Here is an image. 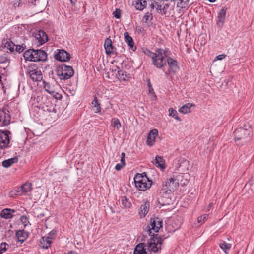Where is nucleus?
Listing matches in <instances>:
<instances>
[{
  "instance_id": "obj_1",
  "label": "nucleus",
  "mask_w": 254,
  "mask_h": 254,
  "mask_svg": "<svg viewBox=\"0 0 254 254\" xmlns=\"http://www.w3.org/2000/svg\"><path fill=\"white\" fill-rule=\"evenodd\" d=\"M251 125L245 124L243 127L236 128L234 131L235 142L237 145H243L247 143L253 134Z\"/></svg>"
},
{
  "instance_id": "obj_2",
  "label": "nucleus",
  "mask_w": 254,
  "mask_h": 254,
  "mask_svg": "<svg viewBox=\"0 0 254 254\" xmlns=\"http://www.w3.org/2000/svg\"><path fill=\"white\" fill-rule=\"evenodd\" d=\"M134 181L136 187L141 191H145L149 189L152 184V180L149 179L146 172L137 173L134 178Z\"/></svg>"
},
{
  "instance_id": "obj_3",
  "label": "nucleus",
  "mask_w": 254,
  "mask_h": 254,
  "mask_svg": "<svg viewBox=\"0 0 254 254\" xmlns=\"http://www.w3.org/2000/svg\"><path fill=\"white\" fill-rule=\"evenodd\" d=\"M55 72L60 80H67L74 75L72 66L63 64L56 67Z\"/></svg>"
},
{
  "instance_id": "obj_4",
  "label": "nucleus",
  "mask_w": 254,
  "mask_h": 254,
  "mask_svg": "<svg viewBox=\"0 0 254 254\" xmlns=\"http://www.w3.org/2000/svg\"><path fill=\"white\" fill-rule=\"evenodd\" d=\"M163 226V220L159 217L154 216L151 217L150 223L144 229L149 235H151L152 230L155 232H159L160 229Z\"/></svg>"
},
{
  "instance_id": "obj_5",
  "label": "nucleus",
  "mask_w": 254,
  "mask_h": 254,
  "mask_svg": "<svg viewBox=\"0 0 254 254\" xmlns=\"http://www.w3.org/2000/svg\"><path fill=\"white\" fill-rule=\"evenodd\" d=\"M156 58L153 61V64L157 68H161L166 64V55L164 54V50L161 48H158L155 51Z\"/></svg>"
},
{
  "instance_id": "obj_6",
  "label": "nucleus",
  "mask_w": 254,
  "mask_h": 254,
  "mask_svg": "<svg viewBox=\"0 0 254 254\" xmlns=\"http://www.w3.org/2000/svg\"><path fill=\"white\" fill-rule=\"evenodd\" d=\"M33 66L35 67V64L31 66L28 67L27 71V75H28L30 79L33 81L39 82L43 80V74L41 70H38V68L35 69Z\"/></svg>"
},
{
  "instance_id": "obj_7",
  "label": "nucleus",
  "mask_w": 254,
  "mask_h": 254,
  "mask_svg": "<svg viewBox=\"0 0 254 254\" xmlns=\"http://www.w3.org/2000/svg\"><path fill=\"white\" fill-rule=\"evenodd\" d=\"M179 186V180L175 178L174 176L167 179L165 185L163 186V189L166 190V191H174Z\"/></svg>"
},
{
  "instance_id": "obj_8",
  "label": "nucleus",
  "mask_w": 254,
  "mask_h": 254,
  "mask_svg": "<svg viewBox=\"0 0 254 254\" xmlns=\"http://www.w3.org/2000/svg\"><path fill=\"white\" fill-rule=\"evenodd\" d=\"M11 116L9 111L5 107L0 108V126H7L10 124Z\"/></svg>"
},
{
  "instance_id": "obj_9",
  "label": "nucleus",
  "mask_w": 254,
  "mask_h": 254,
  "mask_svg": "<svg viewBox=\"0 0 254 254\" xmlns=\"http://www.w3.org/2000/svg\"><path fill=\"white\" fill-rule=\"evenodd\" d=\"M32 183L30 182H26L20 187V190L16 191H11L10 193L11 196L13 195H21L23 193H26L32 190Z\"/></svg>"
},
{
  "instance_id": "obj_10",
  "label": "nucleus",
  "mask_w": 254,
  "mask_h": 254,
  "mask_svg": "<svg viewBox=\"0 0 254 254\" xmlns=\"http://www.w3.org/2000/svg\"><path fill=\"white\" fill-rule=\"evenodd\" d=\"M55 59L60 62H67L70 60V54L64 49H58L54 55Z\"/></svg>"
},
{
  "instance_id": "obj_11",
  "label": "nucleus",
  "mask_w": 254,
  "mask_h": 254,
  "mask_svg": "<svg viewBox=\"0 0 254 254\" xmlns=\"http://www.w3.org/2000/svg\"><path fill=\"white\" fill-rule=\"evenodd\" d=\"M1 134H0V147L1 148H6L8 146V145L10 142V137L9 136V134H11V132L9 130H1L0 131Z\"/></svg>"
},
{
  "instance_id": "obj_12",
  "label": "nucleus",
  "mask_w": 254,
  "mask_h": 254,
  "mask_svg": "<svg viewBox=\"0 0 254 254\" xmlns=\"http://www.w3.org/2000/svg\"><path fill=\"white\" fill-rule=\"evenodd\" d=\"M166 61L169 67L168 69L169 72H171L173 75H175L177 70L179 69L177 61L171 57H168Z\"/></svg>"
},
{
  "instance_id": "obj_13",
  "label": "nucleus",
  "mask_w": 254,
  "mask_h": 254,
  "mask_svg": "<svg viewBox=\"0 0 254 254\" xmlns=\"http://www.w3.org/2000/svg\"><path fill=\"white\" fill-rule=\"evenodd\" d=\"M104 48L105 49L106 53L107 55H110L114 53H115L116 55L118 54V53L116 51V48L113 46L110 37L107 38L105 39L104 42Z\"/></svg>"
},
{
  "instance_id": "obj_14",
  "label": "nucleus",
  "mask_w": 254,
  "mask_h": 254,
  "mask_svg": "<svg viewBox=\"0 0 254 254\" xmlns=\"http://www.w3.org/2000/svg\"><path fill=\"white\" fill-rule=\"evenodd\" d=\"M15 46V43L13 42L11 39H3L2 41V44L0 47L3 49L6 48L9 51H6L7 53L14 54V49Z\"/></svg>"
},
{
  "instance_id": "obj_15",
  "label": "nucleus",
  "mask_w": 254,
  "mask_h": 254,
  "mask_svg": "<svg viewBox=\"0 0 254 254\" xmlns=\"http://www.w3.org/2000/svg\"><path fill=\"white\" fill-rule=\"evenodd\" d=\"M226 11L227 7L224 6L218 13L216 24L219 28H221L223 25L226 18Z\"/></svg>"
},
{
  "instance_id": "obj_16",
  "label": "nucleus",
  "mask_w": 254,
  "mask_h": 254,
  "mask_svg": "<svg viewBox=\"0 0 254 254\" xmlns=\"http://www.w3.org/2000/svg\"><path fill=\"white\" fill-rule=\"evenodd\" d=\"M33 52H34L36 62L40 61L44 62L47 60V54L44 50L34 49Z\"/></svg>"
},
{
  "instance_id": "obj_17",
  "label": "nucleus",
  "mask_w": 254,
  "mask_h": 254,
  "mask_svg": "<svg viewBox=\"0 0 254 254\" xmlns=\"http://www.w3.org/2000/svg\"><path fill=\"white\" fill-rule=\"evenodd\" d=\"M42 109L45 112L49 113H54L55 114L57 112V106L55 104H53L51 101H48L42 107Z\"/></svg>"
},
{
  "instance_id": "obj_18",
  "label": "nucleus",
  "mask_w": 254,
  "mask_h": 254,
  "mask_svg": "<svg viewBox=\"0 0 254 254\" xmlns=\"http://www.w3.org/2000/svg\"><path fill=\"white\" fill-rule=\"evenodd\" d=\"M158 130L156 129H153L150 131L146 140V143L148 145L152 146L153 145L156 137L158 135Z\"/></svg>"
},
{
  "instance_id": "obj_19",
  "label": "nucleus",
  "mask_w": 254,
  "mask_h": 254,
  "mask_svg": "<svg viewBox=\"0 0 254 254\" xmlns=\"http://www.w3.org/2000/svg\"><path fill=\"white\" fill-rule=\"evenodd\" d=\"M34 48H30L26 50L23 54V56L26 61L36 62L34 52H33Z\"/></svg>"
},
{
  "instance_id": "obj_20",
  "label": "nucleus",
  "mask_w": 254,
  "mask_h": 254,
  "mask_svg": "<svg viewBox=\"0 0 254 254\" xmlns=\"http://www.w3.org/2000/svg\"><path fill=\"white\" fill-rule=\"evenodd\" d=\"M145 247H147L145 243L138 244L134 248L133 254H148Z\"/></svg>"
},
{
  "instance_id": "obj_21",
  "label": "nucleus",
  "mask_w": 254,
  "mask_h": 254,
  "mask_svg": "<svg viewBox=\"0 0 254 254\" xmlns=\"http://www.w3.org/2000/svg\"><path fill=\"white\" fill-rule=\"evenodd\" d=\"M150 207V203L146 201L144 204H142L139 209V214L141 217H144L149 211Z\"/></svg>"
},
{
  "instance_id": "obj_22",
  "label": "nucleus",
  "mask_w": 254,
  "mask_h": 254,
  "mask_svg": "<svg viewBox=\"0 0 254 254\" xmlns=\"http://www.w3.org/2000/svg\"><path fill=\"white\" fill-rule=\"evenodd\" d=\"M124 37L125 42L128 44L129 48L132 51H135L136 49V47L134 45L133 38L129 36V33L127 32L124 33Z\"/></svg>"
},
{
  "instance_id": "obj_23",
  "label": "nucleus",
  "mask_w": 254,
  "mask_h": 254,
  "mask_svg": "<svg viewBox=\"0 0 254 254\" xmlns=\"http://www.w3.org/2000/svg\"><path fill=\"white\" fill-rule=\"evenodd\" d=\"M15 235L17 238L18 241L21 243L24 242L29 236L28 232H27L24 230L16 231Z\"/></svg>"
},
{
  "instance_id": "obj_24",
  "label": "nucleus",
  "mask_w": 254,
  "mask_h": 254,
  "mask_svg": "<svg viewBox=\"0 0 254 254\" xmlns=\"http://www.w3.org/2000/svg\"><path fill=\"white\" fill-rule=\"evenodd\" d=\"M52 239V237H50V236L47 237H42L40 240V246L44 249H48L50 247L52 241L51 239Z\"/></svg>"
},
{
  "instance_id": "obj_25",
  "label": "nucleus",
  "mask_w": 254,
  "mask_h": 254,
  "mask_svg": "<svg viewBox=\"0 0 254 254\" xmlns=\"http://www.w3.org/2000/svg\"><path fill=\"white\" fill-rule=\"evenodd\" d=\"M15 212L14 209L5 208L1 211L0 216L4 219H9L13 217L12 213Z\"/></svg>"
},
{
  "instance_id": "obj_26",
  "label": "nucleus",
  "mask_w": 254,
  "mask_h": 254,
  "mask_svg": "<svg viewBox=\"0 0 254 254\" xmlns=\"http://www.w3.org/2000/svg\"><path fill=\"white\" fill-rule=\"evenodd\" d=\"M36 38L39 39L38 42L39 43V45H42L46 42L48 40L47 34L42 30H40L39 31V33L36 35Z\"/></svg>"
},
{
  "instance_id": "obj_27",
  "label": "nucleus",
  "mask_w": 254,
  "mask_h": 254,
  "mask_svg": "<svg viewBox=\"0 0 254 254\" xmlns=\"http://www.w3.org/2000/svg\"><path fill=\"white\" fill-rule=\"evenodd\" d=\"M146 244L148 249H149L151 252L156 253L159 250L161 249V246H158V245L156 244V242L151 241L150 240Z\"/></svg>"
},
{
  "instance_id": "obj_28",
  "label": "nucleus",
  "mask_w": 254,
  "mask_h": 254,
  "mask_svg": "<svg viewBox=\"0 0 254 254\" xmlns=\"http://www.w3.org/2000/svg\"><path fill=\"white\" fill-rule=\"evenodd\" d=\"M17 156H15L13 158L5 160L2 161V165L4 168H8L10 167L12 164L16 163L18 162Z\"/></svg>"
},
{
  "instance_id": "obj_29",
  "label": "nucleus",
  "mask_w": 254,
  "mask_h": 254,
  "mask_svg": "<svg viewBox=\"0 0 254 254\" xmlns=\"http://www.w3.org/2000/svg\"><path fill=\"white\" fill-rule=\"evenodd\" d=\"M164 163L165 161L163 157L160 156H156L155 158V161L154 163V164L156 167H160L161 169H164L165 168Z\"/></svg>"
},
{
  "instance_id": "obj_30",
  "label": "nucleus",
  "mask_w": 254,
  "mask_h": 254,
  "mask_svg": "<svg viewBox=\"0 0 254 254\" xmlns=\"http://www.w3.org/2000/svg\"><path fill=\"white\" fill-rule=\"evenodd\" d=\"M192 106H195V105L190 103H188L181 107L179 109V111L183 114L190 113L191 112L190 108Z\"/></svg>"
},
{
  "instance_id": "obj_31",
  "label": "nucleus",
  "mask_w": 254,
  "mask_h": 254,
  "mask_svg": "<svg viewBox=\"0 0 254 254\" xmlns=\"http://www.w3.org/2000/svg\"><path fill=\"white\" fill-rule=\"evenodd\" d=\"M118 78L120 80L126 81L128 80V79L130 78V74H127V72L123 70H119L118 71Z\"/></svg>"
},
{
  "instance_id": "obj_32",
  "label": "nucleus",
  "mask_w": 254,
  "mask_h": 254,
  "mask_svg": "<svg viewBox=\"0 0 254 254\" xmlns=\"http://www.w3.org/2000/svg\"><path fill=\"white\" fill-rule=\"evenodd\" d=\"M93 110L95 113H99L101 112V108L100 104L98 102L97 97L95 96L94 100L92 102Z\"/></svg>"
},
{
  "instance_id": "obj_33",
  "label": "nucleus",
  "mask_w": 254,
  "mask_h": 254,
  "mask_svg": "<svg viewBox=\"0 0 254 254\" xmlns=\"http://www.w3.org/2000/svg\"><path fill=\"white\" fill-rule=\"evenodd\" d=\"M150 236H151V238H150V240H151V241L156 242V244H157V245L159 244V246H161L164 241L161 236H158V234H155L154 233L151 234V235Z\"/></svg>"
},
{
  "instance_id": "obj_34",
  "label": "nucleus",
  "mask_w": 254,
  "mask_h": 254,
  "mask_svg": "<svg viewBox=\"0 0 254 254\" xmlns=\"http://www.w3.org/2000/svg\"><path fill=\"white\" fill-rule=\"evenodd\" d=\"M147 4V1L145 0H136L135 6L137 10H142Z\"/></svg>"
},
{
  "instance_id": "obj_35",
  "label": "nucleus",
  "mask_w": 254,
  "mask_h": 254,
  "mask_svg": "<svg viewBox=\"0 0 254 254\" xmlns=\"http://www.w3.org/2000/svg\"><path fill=\"white\" fill-rule=\"evenodd\" d=\"M26 49V45L25 43H22L21 45L15 44V46L14 49V54H15V52L21 53Z\"/></svg>"
},
{
  "instance_id": "obj_36",
  "label": "nucleus",
  "mask_w": 254,
  "mask_h": 254,
  "mask_svg": "<svg viewBox=\"0 0 254 254\" xmlns=\"http://www.w3.org/2000/svg\"><path fill=\"white\" fill-rule=\"evenodd\" d=\"M219 246L225 253H227V250H229L230 249L231 244L227 243L225 241H222L219 244Z\"/></svg>"
},
{
  "instance_id": "obj_37",
  "label": "nucleus",
  "mask_w": 254,
  "mask_h": 254,
  "mask_svg": "<svg viewBox=\"0 0 254 254\" xmlns=\"http://www.w3.org/2000/svg\"><path fill=\"white\" fill-rule=\"evenodd\" d=\"M122 203L125 207L130 208L131 206V203L129 201V198L126 196L122 197Z\"/></svg>"
},
{
  "instance_id": "obj_38",
  "label": "nucleus",
  "mask_w": 254,
  "mask_h": 254,
  "mask_svg": "<svg viewBox=\"0 0 254 254\" xmlns=\"http://www.w3.org/2000/svg\"><path fill=\"white\" fill-rule=\"evenodd\" d=\"M147 86L148 87L149 94L152 95L155 98H156V95L154 91V89L152 86L150 80L149 78L147 79Z\"/></svg>"
},
{
  "instance_id": "obj_39",
  "label": "nucleus",
  "mask_w": 254,
  "mask_h": 254,
  "mask_svg": "<svg viewBox=\"0 0 254 254\" xmlns=\"http://www.w3.org/2000/svg\"><path fill=\"white\" fill-rule=\"evenodd\" d=\"M169 115L179 121H181V119L178 117L177 112L172 108L169 109Z\"/></svg>"
},
{
  "instance_id": "obj_40",
  "label": "nucleus",
  "mask_w": 254,
  "mask_h": 254,
  "mask_svg": "<svg viewBox=\"0 0 254 254\" xmlns=\"http://www.w3.org/2000/svg\"><path fill=\"white\" fill-rule=\"evenodd\" d=\"M10 61V58L8 56L7 53H4L0 56V63H6Z\"/></svg>"
},
{
  "instance_id": "obj_41",
  "label": "nucleus",
  "mask_w": 254,
  "mask_h": 254,
  "mask_svg": "<svg viewBox=\"0 0 254 254\" xmlns=\"http://www.w3.org/2000/svg\"><path fill=\"white\" fill-rule=\"evenodd\" d=\"M158 203L162 206H165L166 205H169L171 201V199L168 198L165 199L164 197H162L158 199Z\"/></svg>"
},
{
  "instance_id": "obj_42",
  "label": "nucleus",
  "mask_w": 254,
  "mask_h": 254,
  "mask_svg": "<svg viewBox=\"0 0 254 254\" xmlns=\"http://www.w3.org/2000/svg\"><path fill=\"white\" fill-rule=\"evenodd\" d=\"M112 121L113 124V127L114 128H116L117 129H119L121 127V124L118 119L113 118L112 120Z\"/></svg>"
},
{
  "instance_id": "obj_43",
  "label": "nucleus",
  "mask_w": 254,
  "mask_h": 254,
  "mask_svg": "<svg viewBox=\"0 0 254 254\" xmlns=\"http://www.w3.org/2000/svg\"><path fill=\"white\" fill-rule=\"evenodd\" d=\"M34 214L35 215H36V216L38 218H39V219H41L45 216L44 213L42 212L41 208L37 209L36 211L34 212Z\"/></svg>"
},
{
  "instance_id": "obj_44",
  "label": "nucleus",
  "mask_w": 254,
  "mask_h": 254,
  "mask_svg": "<svg viewBox=\"0 0 254 254\" xmlns=\"http://www.w3.org/2000/svg\"><path fill=\"white\" fill-rule=\"evenodd\" d=\"M143 19L145 20V22L147 21H151L153 19V15L152 13L150 12H147L146 13L143 17Z\"/></svg>"
},
{
  "instance_id": "obj_45",
  "label": "nucleus",
  "mask_w": 254,
  "mask_h": 254,
  "mask_svg": "<svg viewBox=\"0 0 254 254\" xmlns=\"http://www.w3.org/2000/svg\"><path fill=\"white\" fill-rule=\"evenodd\" d=\"M25 0H16L14 3V6L15 7L22 6L25 4Z\"/></svg>"
},
{
  "instance_id": "obj_46",
  "label": "nucleus",
  "mask_w": 254,
  "mask_h": 254,
  "mask_svg": "<svg viewBox=\"0 0 254 254\" xmlns=\"http://www.w3.org/2000/svg\"><path fill=\"white\" fill-rule=\"evenodd\" d=\"M145 53L152 58V63H153L154 60H155V58H156V55L155 54V52L153 53L148 50H147L146 52H145Z\"/></svg>"
},
{
  "instance_id": "obj_47",
  "label": "nucleus",
  "mask_w": 254,
  "mask_h": 254,
  "mask_svg": "<svg viewBox=\"0 0 254 254\" xmlns=\"http://www.w3.org/2000/svg\"><path fill=\"white\" fill-rule=\"evenodd\" d=\"M9 245L5 242H2L0 245V250L2 252H5L7 250Z\"/></svg>"
},
{
  "instance_id": "obj_48",
  "label": "nucleus",
  "mask_w": 254,
  "mask_h": 254,
  "mask_svg": "<svg viewBox=\"0 0 254 254\" xmlns=\"http://www.w3.org/2000/svg\"><path fill=\"white\" fill-rule=\"evenodd\" d=\"M208 216V215L207 214H204V215L199 217L197 218V222H198V223H203V222H204L205 220L207 219Z\"/></svg>"
},
{
  "instance_id": "obj_49",
  "label": "nucleus",
  "mask_w": 254,
  "mask_h": 254,
  "mask_svg": "<svg viewBox=\"0 0 254 254\" xmlns=\"http://www.w3.org/2000/svg\"><path fill=\"white\" fill-rule=\"evenodd\" d=\"M20 220L22 223L24 225V227H26L27 224L28 223H29L28 221V218L25 215L21 216L20 218Z\"/></svg>"
},
{
  "instance_id": "obj_50",
  "label": "nucleus",
  "mask_w": 254,
  "mask_h": 254,
  "mask_svg": "<svg viewBox=\"0 0 254 254\" xmlns=\"http://www.w3.org/2000/svg\"><path fill=\"white\" fill-rule=\"evenodd\" d=\"M121 10L120 9L117 8L115 11L113 12V14L116 18L119 19L121 18Z\"/></svg>"
},
{
  "instance_id": "obj_51",
  "label": "nucleus",
  "mask_w": 254,
  "mask_h": 254,
  "mask_svg": "<svg viewBox=\"0 0 254 254\" xmlns=\"http://www.w3.org/2000/svg\"><path fill=\"white\" fill-rule=\"evenodd\" d=\"M151 3L149 4V8L150 9V11L151 12L155 7V5L157 4V2H156L154 0H150Z\"/></svg>"
},
{
  "instance_id": "obj_52",
  "label": "nucleus",
  "mask_w": 254,
  "mask_h": 254,
  "mask_svg": "<svg viewBox=\"0 0 254 254\" xmlns=\"http://www.w3.org/2000/svg\"><path fill=\"white\" fill-rule=\"evenodd\" d=\"M124 166L121 163L117 164L115 166V169L117 171H119L121 170Z\"/></svg>"
},
{
  "instance_id": "obj_53",
  "label": "nucleus",
  "mask_w": 254,
  "mask_h": 254,
  "mask_svg": "<svg viewBox=\"0 0 254 254\" xmlns=\"http://www.w3.org/2000/svg\"><path fill=\"white\" fill-rule=\"evenodd\" d=\"M140 241L141 242H145L146 241V238H147V236L146 235H142L139 237Z\"/></svg>"
},
{
  "instance_id": "obj_54",
  "label": "nucleus",
  "mask_w": 254,
  "mask_h": 254,
  "mask_svg": "<svg viewBox=\"0 0 254 254\" xmlns=\"http://www.w3.org/2000/svg\"><path fill=\"white\" fill-rule=\"evenodd\" d=\"M226 57V55L221 54L216 56V58L218 60H221Z\"/></svg>"
},
{
  "instance_id": "obj_55",
  "label": "nucleus",
  "mask_w": 254,
  "mask_h": 254,
  "mask_svg": "<svg viewBox=\"0 0 254 254\" xmlns=\"http://www.w3.org/2000/svg\"><path fill=\"white\" fill-rule=\"evenodd\" d=\"M164 54L166 55V58L169 57L168 56L171 54L170 51L168 49L164 50Z\"/></svg>"
},
{
  "instance_id": "obj_56",
  "label": "nucleus",
  "mask_w": 254,
  "mask_h": 254,
  "mask_svg": "<svg viewBox=\"0 0 254 254\" xmlns=\"http://www.w3.org/2000/svg\"><path fill=\"white\" fill-rule=\"evenodd\" d=\"M56 234V231L52 230L50 233H49L48 236H50V237H52L53 236H55Z\"/></svg>"
},
{
  "instance_id": "obj_57",
  "label": "nucleus",
  "mask_w": 254,
  "mask_h": 254,
  "mask_svg": "<svg viewBox=\"0 0 254 254\" xmlns=\"http://www.w3.org/2000/svg\"><path fill=\"white\" fill-rule=\"evenodd\" d=\"M136 29L138 32H142L143 31V28L139 26H136Z\"/></svg>"
},
{
  "instance_id": "obj_58",
  "label": "nucleus",
  "mask_w": 254,
  "mask_h": 254,
  "mask_svg": "<svg viewBox=\"0 0 254 254\" xmlns=\"http://www.w3.org/2000/svg\"><path fill=\"white\" fill-rule=\"evenodd\" d=\"M163 71L165 72V75L166 77H169L170 75H172L171 73L169 72V69L167 71H165L163 69Z\"/></svg>"
},
{
  "instance_id": "obj_59",
  "label": "nucleus",
  "mask_w": 254,
  "mask_h": 254,
  "mask_svg": "<svg viewBox=\"0 0 254 254\" xmlns=\"http://www.w3.org/2000/svg\"><path fill=\"white\" fill-rule=\"evenodd\" d=\"M155 5L157 6V7H156V8L157 11H159V10H160V11H161V10H162V8H161V7H162V6H161V5L160 4H158V3H157V4H155Z\"/></svg>"
},
{
  "instance_id": "obj_60",
  "label": "nucleus",
  "mask_w": 254,
  "mask_h": 254,
  "mask_svg": "<svg viewBox=\"0 0 254 254\" xmlns=\"http://www.w3.org/2000/svg\"><path fill=\"white\" fill-rule=\"evenodd\" d=\"M121 164H123V166L125 165V158H121Z\"/></svg>"
},
{
  "instance_id": "obj_61",
  "label": "nucleus",
  "mask_w": 254,
  "mask_h": 254,
  "mask_svg": "<svg viewBox=\"0 0 254 254\" xmlns=\"http://www.w3.org/2000/svg\"><path fill=\"white\" fill-rule=\"evenodd\" d=\"M76 1L77 0H70V3L73 5L75 4Z\"/></svg>"
},
{
  "instance_id": "obj_62",
  "label": "nucleus",
  "mask_w": 254,
  "mask_h": 254,
  "mask_svg": "<svg viewBox=\"0 0 254 254\" xmlns=\"http://www.w3.org/2000/svg\"><path fill=\"white\" fill-rule=\"evenodd\" d=\"M57 95H58V96L56 97L57 99H61L62 98V95L61 94H59L57 93Z\"/></svg>"
},
{
  "instance_id": "obj_63",
  "label": "nucleus",
  "mask_w": 254,
  "mask_h": 254,
  "mask_svg": "<svg viewBox=\"0 0 254 254\" xmlns=\"http://www.w3.org/2000/svg\"><path fill=\"white\" fill-rule=\"evenodd\" d=\"M169 7V5H168V4H166L164 5V7L162 8V10H164V9H165V8H167V7Z\"/></svg>"
},
{
  "instance_id": "obj_64",
  "label": "nucleus",
  "mask_w": 254,
  "mask_h": 254,
  "mask_svg": "<svg viewBox=\"0 0 254 254\" xmlns=\"http://www.w3.org/2000/svg\"><path fill=\"white\" fill-rule=\"evenodd\" d=\"M76 253L73 251H70L67 254H75Z\"/></svg>"
}]
</instances>
